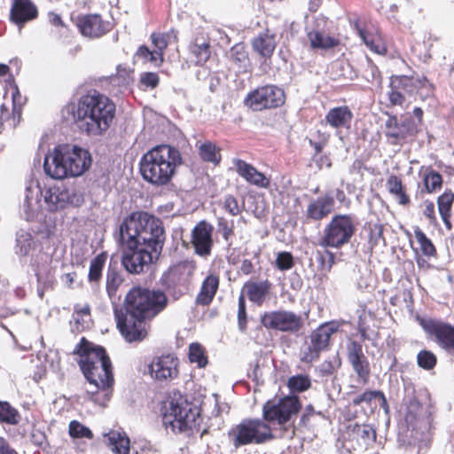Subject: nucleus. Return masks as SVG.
I'll return each mask as SVG.
<instances>
[{
	"mask_svg": "<svg viewBox=\"0 0 454 454\" xmlns=\"http://www.w3.org/2000/svg\"><path fill=\"white\" fill-rule=\"evenodd\" d=\"M115 237L123 250L122 264L134 274L144 271L158 258L165 241L161 222L145 212H134L126 217Z\"/></svg>",
	"mask_w": 454,
	"mask_h": 454,
	"instance_id": "obj_1",
	"label": "nucleus"
},
{
	"mask_svg": "<svg viewBox=\"0 0 454 454\" xmlns=\"http://www.w3.org/2000/svg\"><path fill=\"white\" fill-rule=\"evenodd\" d=\"M62 116L76 124L78 129L91 137L103 136L111 127L115 116V105L106 96L97 91L82 96L74 104L62 109Z\"/></svg>",
	"mask_w": 454,
	"mask_h": 454,
	"instance_id": "obj_2",
	"label": "nucleus"
},
{
	"mask_svg": "<svg viewBox=\"0 0 454 454\" xmlns=\"http://www.w3.org/2000/svg\"><path fill=\"white\" fill-rule=\"evenodd\" d=\"M90 163L91 157L87 150L76 145H63L45 156L43 168L51 177L62 179L82 175Z\"/></svg>",
	"mask_w": 454,
	"mask_h": 454,
	"instance_id": "obj_3",
	"label": "nucleus"
},
{
	"mask_svg": "<svg viewBox=\"0 0 454 454\" xmlns=\"http://www.w3.org/2000/svg\"><path fill=\"white\" fill-rule=\"evenodd\" d=\"M90 163L91 157L87 150L76 145H63L45 156L43 168L51 177L62 179L82 175Z\"/></svg>",
	"mask_w": 454,
	"mask_h": 454,
	"instance_id": "obj_4",
	"label": "nucleus"
},
{
	"mask_svg": "<svg viewBox=\"0 0 454 454\" xmlns=\"http://www.w3.org/2000/svg\"><path fill=\"white\" fill-rule=\"evenodd\" d=\"M182 164L180 152L170 145H158L142 157L140 172L145 180L155 184H167Z\"/></svg>",
	"mask_w": 454,
	"mask_h": 454,
	"instance_id": "obj_5",
	"label": "nucleus"
},
{
	"mask_svg": "<svg viewBox=\"0 0 454 454\" xmlns=\"http://www.w3.org/2000/svg\"><path fill=\"white\" fill-rule=\"evenodd\" d=\"M168 298L163 292L135 287L125 298V311L135 317L151 319L167 306Z\"/></svg>",
	"mask_w": 454,
	"mask_h": 454,
	"instance_id": "obj_6",
	"label": "nucleus"
},
{
	"mask_svg": "<svg viewBox=\"0 0 454 454\" xmlns=\"http://www.w3.org/2000/svg\"><path fill=\"white\" fill-rule=\"evenodd\" d=\"M200 419L199 409L183 396L171 399L162 415L165 428L180 433L199 427Z\"/></svg>",
	"mask_w": 454,
	"mask_h": 454,
	"instance_id": "obj_7",
	"label": "nucleus"
},
{
	"mask_svg": "<svg viewBox=\"0 0 454 454\" xmlns=\"http://www.w3.org/2000/svg\"><path fill=\"white\" fill-rule=\"evenodd\" d=\"M228 439L237 450L245 445L262 444L273 439L270 427L260 419H246L232 427Z\"/></svg>",
	"mask_w": 454,
	"mask_h": 454,
	"instance_id": "obj_8",
	"label": "nucleus"
},
{
	"mask_svg": "<svg viewBox=\"0 0 454 454\" xmlns=\"http://www.w3.org/2000/svg\"><path fill=\"white\" fill-rule=\"evenodd\" d=\"M338 331L334 322L322 324L315 329L301 348V361L312 363L317 360L322 351L328 348L331 336Z\"/></svg>",
	"mask_w": 454,
	"mask_h": 454,
	"instance_id": "obj_9",
	"label": "nucleus"
},
{
	"mask_svg": "<svg viewBox=\"0 0 454 454\" xmlns=\"http://www.w3.org/2000/svg\"><path fill=\"white\" fill-rule=\"evenodd\" d=\"M355 230L354 222L349 215H335L325 227L318 244L322 247H340L350 240Z\"/></svg>",
	"mask_w": 454,
	"mask_h": 454,
	"instance_id": "obj_10",
	"label": "nucleus"
},
{
	"mask_svg": "<svg viewBox=\"0 0 454 454\" xmlns=\"http://www.w3.org/2000/svg\"><path fill=\"white\" fill-rule=\"evenodd\" d=\"M301 409L297 396H286L267 401L262 407L264 422L282 426L296 415Z\"/></svg>",
	"mask_w": 454,
	"mask_h": 454,
	"instance_id": "obj_11",
	"label": "nucleus"
},
{
	"mask_svg": "<svg viewBox=\"0 0 454 454\" xmlns=\"http://www.w3.org/2000/svg\"><path fill=\"white\" fill-rule=\"evenodd\" d=\"M75 351L80 356L79 365L86 379H93L96 369L104 371L105 364L110 363L104 348L97 346L82 338Z\"/></svg>",
	"mask_w": 454,
	"mask_h": 454,
	"instance_id": "obj_12",
	"label": "nucleus"
},
{
	"mask_svg": "<svg viewBox=\"0 0 454 454\" xmlns=\"http://www.w3.org/2000/svg\"><path fill=\"white\" fill-rule=\"evenodd\" d=\"M105 370L96 369L93 371V379H86L89 382L87 388L88 395L96 403L105 406L112 395L114 385V375L112 372V364H105Z\"/></svg>",
	"mask_w": 454,
	"mask_h": 454,
	"instance_id": "obj_13",
	"label": "nucleus"
},
{
	"mask_svg": "<svg viewBox=\"0 0 454 454\" xmlns=\"http://www.w3.org/2000/svg\"><path fill=\"white\" fill-rule=\"evenodd\" d=\"M244 102L254 111L276 108L285 103V93L275 85H265L248 93Z\"/></svg>",
	"mask_w": 454,
	"mask_h": 454,
	"instance_id": "obj_14",
	"label": "nucleus"
},
{
	"mask_svg": "<svg viewBox=\"0 0 454 454\" xmlns=\"http://www.w3.org/2000/svg\"><path fill=\"white\" fill-rule=\"evenodd\" d=\"M114 316L121 335L129 341H140L147 335L145 318L135 317L122 309L114 308Z\"/></svg>",
	"mask_w": 454,
	"mask_h": 454,
	"instance_id": "obj_15",
	"label": "nucleus"
},
{
	"mask_svg": "<svg viewBox=\"0 0 454 454\" xmlns=\"http://www.w3.org/2000/svg\"><path fill=\"white\" fill-rule=\"evenodd\" d=\"M42 195L45 208L51 212L64 209L68 205L80 206L83 201L82 194L63 185L50 187Z\"/></svg>",
	"mask_w": 454,
	"mask_h": 454,
	"instance_id": "obj_16",
	"label": "nucleus"
},
{
	"mask_svg": "<svg viewBox=\"0 0 454 454\" xmlns=\"http://www.w3.org/2000/svg\"><path fill=\"white\" fill-rule=\"evenodd\" d=\"M262 323L266 328L289 333L300 331L303 325L301 316L287 310L266 313L262 318Z\"/></svg>",
	"mask_w": 454,
	"mask_h": 454,
	"instance_id": "obj_17",
	"label": "nucleus"
},
{
	"mask_svg": "<svg viewBox=\"0 0 454 454\" xmlns=\"http://www.w3.org/2000/svg\"><path fill=\"white\" fill-rule=\"evenodd\" d=\"M385 136L391 145H402L408 137H414L418 131L416 121L411 117L399 123L395 116H389L385 123Z\"/></svg>",
	"mask_w": 454,
	"mask_h": 454,
	"instance_id": "obj_18",
	"label": "nucleus"
},
{
	"mask_svg": "<svg viewBox=\"0 0 454 454\" xmlns=\"http://www.w3.org/2000/svg\"><path fill=\"white\" fill-rule=\"evenodd\" d=\"M422 327L442 349L454 351V326L441 320H425Z\"/></svg>",
	"mask_w": 454,
	"mask_h": 454,
	"instance_id": "obj_19",
	"label": "nucleus"
},
{
	"mask_svg": "<svg viewBox=\"0 0 454 454\" xmlns=\"http://www.w3.org/2000/svg\"><path fill=\"white\" fill-rule=\"evenodd\" d=\"M178 364L170 355L156 357L150 364L151 376L160 381L173 380L178 375Z\"/></svg>",
	"mask_w": 454,
	"mask_h": 454,
	"instance_id": "obj_20",
	"label": "nucleus"
},
{
	"mask_svg": "<svg viewBox=\"0 0 454 454\" xmlns=\"http://www.w3.org/2000/svg\"><path fill=\"white\" fill-rule=\"evenodd\" d=\"M213 228L205 221L200 222L192 230V243L196 254L200 256L210 254L212 247Z\"/></svg>",
	"mask_w": 454,
	"mask_h": 454,
	"instance_id": "obj_21",
	"label": "nucleus"
},
{
	"mask_svg": "<svg viewBox=\"0 0 454 454\" xmlns=\"http://www.w3.org/2000/svg\"><path fill=\"white\" fill-rule=\"evenodd\" d=\"M348 359L357 377L363 383H366L370 376V365L361 344L356 341L348 344Z\"/></svg>",
	"mask_w": 454,
	"mask_h": 454,
	"instance_id": "obj_22",
	"label": "nucleus"
},
{
	"mask_svg": "<svg viewBox=\"0 0 454 454\" xmlns=\"http://www.w3.org/2000/svg\"><path fill=\"white\" fill-rule=\"evenodd\" d=\"M390 87L400 89L407 94H413L422 90H426L427 94L431 92L432 85L426 77L396 75L392 76Z\"/></svg>",
	"mask_w": 454,
	"mask_h": 454,
	"instance_id": "obj_23",
	"label": "nucleus"
},
{
	"mask_svg": "<svg viewBox=\"0 0 454 454\" xmlns=\"http://www.w3.org/2000/svg\"><path fill=\"white\" fill-rule=\"evenodd\" d=\"M77 26L82 35L90 38H97L110 30L109 23L104 22L99 15L90 14L78 20Z\"/></svg>",
	"mask_w": 454,
	"mask_h": 454,
	"instance_id": "obj_24",
	"label": "nucleus"
},
{
	"mask_svg": "<svg viewBox=\"0 0 454 454\" xmlns=\"http://www.w3.org/2000/svg\"><path fill=\"white\" fill-rule=\"evenodd\" d=\"M37 14V8L31 0H13L10 18L13 23L19 26L20 30L26 22L35 19Z\"/></svg>",
	"mask_w": 454,
	"mask_h": 454,
	"instance_id": "obj_25",
	"label": "nucleus"
},
{
	"mask_svg": "<svg viewBox=\"0 0 454 454\" xmlns=\"http://www.w3.org/2000/svg\"><path fill=\"white\" fill-rule=\"evenodd\" d=\"M334 199L331 193L312 200L308 205L306 216L311 220L325 218L334 208Z\"/></svg>",
	"mask_w": 454,
	"mask_h": 454,
	"instance_id": "obj_26",
	"label": "nucleus"
},
{
	"mask_svg": "<svg viewBox=\"0 0 454 454\" xmlns=\"http://www.w3.org/2000/svg\"><path fill=\"white\" fill-rule=\"evenodd\" d=\"M43 191L39 185L30 186L26 189V195L22 210L27 221L33 220L40 212L43 206L40 197H43Z\"/></svg>",
	"mask_w": 454,
	"mask_h": 454,
	"instance_id": "obj_27",
	"label": "nucleus"
},
{
	"mask_svg": "<svg viewBox=\"0 0 454 454\" xmlns=\"http://www.w3.org/2000/svg\"><path fill=\"white\" fill-rule=\"evenodd\" d=\"M234 163L237 172L247 182L259 187L266 188L269 186L270 179L264 174L259 172L254 166L242 160H235Z\"/></svg>",
	"mask_w": 454,
	"mask_h": 454,
	"instance_id": "obj_28",
	"label": "nucleus"
},
{
	"mask_svg": "<svg viewBox=\"0 0 454 454\" xmlns=\"http://www.w3.org/2000/svg\"><path fill=\"white\" fill-rule=\"evenodd\" d=\"M193 270L188 263H180L169 269L164 275L168 289L176 286H186Z\"/></svg>",
	"mask_w": 454,
	"mask_h": 454,
	"instance_id": "obj_29",
	"label": "nucleus"
},
{
	"mask_svg": "<svg viewBox=\"0 0 454 454\" xmlns=\"http://www.w3.org/2000/svg\"><path fill=\"white\" fill-rule=\"evenodd\" d=\"M352 119L353 114L346 106L333 107L325 115L326 123L334 129H348Z\"/></svg>",
	"mask_w": 454,
	"mask_h": 454,
	"instance_id": "obj_30",
	"label": "nucleus"
},
{
	"mask_svg": "<svg viewBox=\"0 0 454 454\" xmlns=\"http://www.w3.org/2000/svg\"><path fill=\"white\" fill-rule=\"evenodd\" d=\"M122 283L123 277L121 270L115 264L110 263L106 276V289L113 302L119 298L118 290Z\"/></svg>",
	"mask_w": 454,
	"mask_h": 454,
	"instance_id": "obj_31",
	"label": "nucleus"
},
{
	"mask_svg": "<svg viewBox=\"0 0 454 454\" xmlns=\"http://www.w3.org/2000/svg\"><path fill=\"white\" fill-rule=\"evenodd\" d=\"M310 48L313 50H329L340 43L338 38L325 35L318 28L309 31L307 34Z\"/></svg>",
	"mask_w": 454,
	"mask_h": 454,
	"instance_id": "obj_32",
	"label": "nucleus"
},
{
	"mask_svg": "<svg viewBox=\"0 0 454 454\" xmlns=\"http://www.w3.org/2000/svg\"><path fill=\"white\" fill-rule=\"evenodd\" d=\"M219 286V278L214 274L208 275L203 281L200 293L196 297L199 305H208L215 297Z\"/></svg>",
	"mask_w": 454,
	"mask_h": 454,
	"instance_id": "obj_33",
	"label": "nucleus"
},
{
	"mask_svg": "<svg viewBox=\"0 0 454 454\" xmlns=\"http://www.w3.org/2000/svg\"><path fill=\"white\" fill-rule=\"evenodd\" d=\"M253 49L264 58H270L276 48L274 35L269 30L260 33L252 41Z\"/></svg>",
	"mask_w": 454,
	"mask_h": 454,
	"instance_id": "obj_34",
	"label": "nucleus"
},
{
	"mask_svg": "<svg viewBox=\"0 0 454 454\" xmlns=\"http://www.w3.org/2000/svg\"><path fill=\"white\" fill-rule=\"evenodd\" d=\"M405 405V421L408 425L415 426L417 422H420L427 419V411L422 407L416 397H409L406 400Z\"/></svg>",
	"mask_w": 454,
	"mask_h": 454,
	"instance_id": "obj_35",
	"label": "nucleus"
},
{
	"mask_svg": "<svg viewBox=\"0 0 454 454\" xmlns=\"http://www.w3.org/2000/svg\"><path fill=\"white\" fill-rule=\"evenodd\" d=\"M244 288L251 301L262 305L270 289V284L268 281L248 282Z\"/></svg>",
	"mask_w": 454,
	"mask_h": 454,
	"instance_id": "obj_36",
	"label": "nucleus"
},
{
	"mask_svg": "<svg viewBox=\"0 0 454 454\" xmlns=\"http://www.w3.org/2000/svg\"><path fill=\"white\" fill-rule=\"evenodd\" d=\"M51 256L46 253H39L34 259L32 266L38 281L48 279L52 274Z\"/></svg>",
	"mask_w": 454,
	"mask_h": 454,
	"instance_id": "obj_37",
	"label": "nucleus"
},
{
	"mask_svg": "<svg viewBox=\"0 0 454 454\" xmlns=\"http://www.w3.org/2000/svg\"><path fill=\"white\" fill-rule=\"evenodd\" d=\"M106 437L112 451L115 454H129V439L124 434L119 431H110Z\"/></svg>",
	"mask_w": 454,
	"mask_h": 454,
	"instance_id": "obj_38",
	"label": "nucleus"
},
{
	"mask_svg": "<svg viewBox=\"0 0 454 454\" xmlns=\"http://www.w3.org/2000/svg\"><path fill=\"white\" fill-rule=\"evenodd\" d=\"M152 43L155 47V52L159 57V62H163V51L172 42H176L177 39L176 33L172 30L167 33H153L151 35Z\"/></svg>",
	"mask_w": 454,
	"mask_h": 454,
	"instance_id": "obj_39",
	"label": "nucleus"
},
{
	"mask_svg": "<svg viewBox=\"0 0 454 454\" xmlns=\"http://www.w3.org/2000/svg\"><path fill=\"white\" fill-rule=\"evenodd\" d=\"M454 200V193L450 191L445 192L443 194H442L438 200V209L439 213L441 215V217L446 225L447 229H451V223L450 222V209L451 206Z\"/></svg>",
	"mask_w": 454,
	"mask_h": 454,
	"instance_id": "obj_40",
	"label": "nucleus"
},
{
	"mask_svg": "<svg viewBox=\"0 0 454 454\" xmlns=\"http://www.w3.org/2000/svg\"><path fill=\"white\" fill-rule=\"evenodd\" d=\"M388 192L393 194L395 200L401 205H406L410 202L409 197L406 195L401 179L396 176H391L387 181Z\"/></svg>",
	"mask_w": 454,
	"mask_h": 454,
	"instance_id": "obj_41",
	"label": "nucleus"
},
{
	"mask_svg": "<svg viewBox=\"0 0 454 454\" xmlns=\"http://www.w3.org/2000/svg\"><path fill=\"white\" fill-rule=\"evenodd\" d=\"M358 34L364 44L373 52L383 54L386 51L385 44L379 35L368 33L363 29H358Z\"/></svg>",
	"mask_w": 454,
	"mask_h": 454,
	"instance_id": "obj_42",
	"label": "nucleus"
},
{
	"mask_svg": "<svg viewBox=\"0 0 454 454\" xmlns=\"http://www.w3.org/2000/svg\"><path fill=\"white\" fill-rule=\"evenodd\" d=\"M199 153L201 159L205 161L218 164L221 160L219 150L215 145L210 141H207L199 145Z\"/></svg>",
	"mask_w": 454,
	"mask_h": 454,
	"instance_id": "obj_43",
	"label": "nucleus"
},
{
	"mask_svg": "<svg viewBox=\"0 0 454 454\" xmlns=\"http://www.w3.org/2000/svg\"><path fill=\"white\" fill-rule=\"evenodd\" d=\"M34 240L28 232L21 231L17 234L15 254L26 256L34 248Z\"/></svg>",
	"mask_w": 454,
	"mask_h": 454,
	"instance_id": "obj_44",
	"label": "nucleus"
},
{
	"mask_svg": "<svg viewBox=\"0 0 454 454\" xmlns=\"http://www.w3.org/2000/svg\"><path fill=\"white\" fill-rule=\"evenodd\" d=\"M231 61L236 64L240 71H246L248 67V56L243 44L234 45L230 51Z\"/></svg>",
	"mask_w": 454,
	"mask_h": 454,
	"instance_id": "obj_45",
	"label": "nucleus"
},
{
	"mask_svg": "<svg viewBox=\"0 0 454 454\" xmlns=\"http://www.w3.org/2000/svg\"><path fill=\"white\" fill-rule=\"evenodd\" d=\"M106 258V254L101 253L91 260L88 276L90 282H98L100 280Z\"/></svg>",
	"mask_w": 454,
	"mask_h": 454,
	"instance_id": "obj_46",
	"label": "nucleus"
},
{
	"mask_svg": "<svg viewBox=\"0 0 454 454\" xmlns=\"http://www.w3.org/2000/svg\"><path fill=\"white\" fill-rule=\"evenodd\" d=\"M19 418L18 411L12 407L9 403L0 402V422L16 425L19 423Z\"/></svg>",
	"mask_w": 454,
	"mask_h": 454,
	"instance_id": "obj_47",
	"label": "nucleus"
},
{
	"mask_svg": "<svg viewBox=\"0 0 454 454\" xmlns=\"http://www.w3.org/2000/svg\"><path fill=\"white\" fill-rule=\"evenodd\" d=\"M189 359L191 363H196L200 368L205 367L207 358L205 356L202 346L199 343H192L189 348Z\"/></svg>",
	"mask_w": 454,
	"mask_h": 454,
	"instance_id": "obj_48",
	"label": "nucleus"
},
{
	"mask_svg": "<svg viewBox=\"0 0 454 454\" xmlns=\"http://www.w3.org/2000/svg\"><path fill=\"white\" fill-rule=\"evenodd\" d=\"M311 386L310 378L308 375H296L288 380V387L293 391L302 392Z\"/></svg>",
	"mask_w": 454,
	"mask_h": 454,
	"instance_id": "obj_49",
	"label": "nucleus"
},
{
	"mask_svg": "<svg viewBox=\"0 0 454 454\" xmlns=\"http://www.w3.org/2000/svg\"><path fill=\"white\" fill-rule=\"evenodd\" d=\"M69 434L73 438H88L92 439L93 434L91 430L76 420H73L69 424Z\"/></svg>",
	"mask_w": 454,
	"mask_h": 454,
	"instance_id": "obj_50",
	"label": "nucleus"
},
{
	"mask_svg": "<svg viewBox=\"0 0 454 454\" xmlns=\"http://www.w3.org/2000/svg\"><path fill=\"white\" fill-rule=\"evenodd\" d=\"M415 238L417 242L419 244L422 253L427 256H432L435 254V248L430 239L427 238L425 233L417 229L415 231Z\"/></svg>",
	"mask_w": 454,
	"mask_h": 454,
	"instance_id": "obj_51",
	"label": "nucleus"
},
{
	"mask_svg": "<svg viewBox=\"0 0 454 454\" xmlns=\"http://www.w3.org/2000/svg\"><path fill=\"white\" fill-rule=\"evenodd\" d=\"M436 356L431 351L422 350L417 356L418 365L425 370H431L436 364Z\"/></svg>",
	"mask_w": 454,
	"mask_h": 454,
	"instance_id": "obj_52",
	"label": "nucleus"
},
{
	"mask_svg": "<svg viewBox=\"0 0 454 454\" xmlns=\"http://www.w3.org/2000/svg\"><path fill=\"white\" fill-rule=\"evenodd\" d=\"M425 187L428 192L440 188L442 183V176L435 171H429L424 176Z\"/></svg>",
	"mask_w": 454,
	"mask_h": 454,
	"instance_id": "obj_53",
	"label": "nucleus"
},
{
	"mask_svg": "<svg viewBox=\"0 0 454 454\" xmlns=\"http://www.w3.org/2000/svg\"><path fill=\"white\" fill-rule=\"evenodd\" d=\"M209 45L207 43H202L200 44L195 43L191 47V52L196 57V62L198 64H202L206 62L209 56Z\"/></svg>",
	"mask_w": 454,
	"mask_h": 454,
	"instance_id": "obj_54",
	"label": "nucleus"
},
{
	"mask_svg": "<svg viewBox=\"0 0 454 454\" xmlns=\"http://www.w3.org/2000/svg\"><path fill=\"white\" fill-rule=\"evenodd\" d=\"M136 57L138 59H142L145 61H150L151 63L155 64L156 66L161 64L159 62V57L157 56L155 51H150L145 45H142L138 48L136 53Z\"/></svg>",
	"mask_w": 454,
	"mask_h": 454,
	"instance_id": "obj_55",
	"label": "nucleus"
},
{
	"mask_svg": "<svg viewBox=\"0 0 454 454\" xmlns=\"http://www.w3.org/2000/svg\"><path fill=\"white\" fill-rule=\"evenodd\" d=\"M354 280L357 289L364 291L370 286L371 275L366 270L364 271L358 270L354 272Z\"/></svg>",
	"mask_w": 454,
	"mask_h": 454,
	"instance_id": "obj_56",
	"label": "nucleus"
},
{
	"mask_svg": "<svg viewBox=\"0 0 454 454\" xmlns=\"http://www.w3.org/2000/svg\"><path fill=\"white\" fill-rule=\"evenodd\" d=\"M276 265L280 270H290L294 266V258L288 252H281L278 254Z\"/></svg>",
	"mask_w": 454,
	"mask_h": 454,
	"instance_id": "obj_57",
	"label": "nucleus"
},
{
	"mask_svg": "<svg viewBox=\"0 0 454 454\" xmlns=\"http://www.w3.org/2000/svg\"><path fill=\"white\" fill-rule=\"evenodd\" d=\"M340 366V361L335 357L333 361L325 360L318 366V372L322 376L332 375Z\"/></svg>",
	"mask_w": 454,
	"mask_h": 454,
	"instance_id": "obj_58",
	"label": "nucleus"
},
{
	"mask_svg": "<svg viewBox=\"0 0 454 454\" xmlns=\"http://www.w3.org/2000/svg\"><path fill=\"white\" fill-rule=\"evenodd\" d=\"M369 231V241L372 246H375L383 239V225L380 223L370 224Z\"/></svg>",
	"mask_w": 454,
	"mask_h": 454,
	"instance_id": "obj_59",
	"label": "nucleus"
},
{
	"mask_svg": "<svg viewBox=\"0 0 454 454\" xmlns=\"http://www.w3.org/2000/svg\"><path fill=\"white\" fill-rule=\"evenodd\" d=\"M380 395V391H365L360 395H357L353 399V403L355 405H359L363 403H367L368 405H372V401L377 400V396Z\"/></svg>",
	"mask_w": 454,
	"mask_h": 454,
	"instance_id": "obj_60",
	"label": "nucleus"
},
{
	"mask_svg": "<svg viewBox=\"0 0 454 454\" xmlns=\"http://www.w3.org/2000/svg\"><path fill=\"white\" fill-rule=\"evenodd\" d=\"M356 433L364 441H375L376 431L369 425L356 426Z\"/></svg>",
	"mask_w": 454,
	"mask_h": 454,
	"instance_id": "obj_61",
	"label": "nucleus"
},
{
	"mask_svg": "<svg viewBox=\"0 0 454 454\" xmlns=\"http://www.w3.org/2000/svg\"><path fill=\"white\" fill-rule=\"evenodd\" d=\"M223 207L231 215H237L240 213V209L236 198L232 195H227L224 198Z\"/></svg>",
	"mask_w": 454,
	"mask_h": 454,
	"instance_id": "obj_62",
	"label": "nucleus"
},
{
	"mask_svg": "<svg viewBox=\"0 0 454 454\" xmlns=\"http://www.w3.org/2000/svg\"><path fill=\"white\" fill-rule=\"evenodd\" d=\"M159 75L156 73L148 72L141 74L140 82L146 87L155 88L159 84Z\"/></svg>",
	"mask_w": 454,
	"mask_h": 454,
	"instance_id": "obj_63",
	"label": "nucleus"
},
{
	"mask_svg": "<svg viewBox=\"0 0 454 454\" xmlns=\"http://www.w3.org/2000/svg\"><path fill=\"white\" fill-rule=\"evenodd\" d=\"M388 99L391 105L393 106H403L404 103V96L403 95V91L400 89L390 87V91L388 92Z\"/></svg>",
	"mask_w": 454,
	"mask_h": 454,
	"instance_id": "obj_64",
	"label": "nucleus"
}]
</instances>
